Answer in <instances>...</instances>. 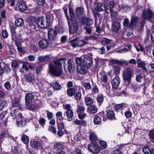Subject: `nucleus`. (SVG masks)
Listing matches in <instances>:
<instances>
[{"mask_svg":"<svg viewBox=\"0 0 154 154\" xmlns=\"http://www.w3.org/2000/svg\"><path fill=\"white\" fill-rule=\"evenodd\" d=\"M48 67L49 72L53 75L59 76L63 72L62 69L60 67L56 66L53 63H49Z\"/></svg>","mask_w":154,"mask_h":154,"instance_id":"1","label":"nucleus"},{"mask_svg":"<svg viewBox=\"0 0 154 154\" xmlns=\"http://www.w3.org/2000/svg\"><path fill=\"white\" fill-rule=\"evenodd\" d=\"M64 11L67 19H68V23L69 27V31L70 33H74L76 31L78 28L77 24L75 21L70 20L67 14V9L63 8Z\"/></svg>","mask_w":154,"mask_h":154,"instance_id":"2","label":"nucleus"},{"mask_svg":"<svg viewBox=\"0 0 154 154\" xmlns=\"http://www.w3.org/2000/svg\"><path fill=\"white\" fill-rule=\"evenodd\" d=\"M55 29L51 28L48 29V35L49 40H53L56 38L57 34L59 31L57 26H55Z\"/></svg>","mask_w":154,"mask_h":154,"instance_id":"3","label":"nucleus"},{"mask_svg":"<svg viewBox=\"0 0 154 154\" xmlns=\"http://www.w3.org/2000/svg\"><path fill=\"white\" fill-rule=\"evenodd\" d=\"M133 75V72L129 67L127 68L123 72V76L125 81L129 82Z\"/></svg>","mask_w":154,"mask_h":154,"instance_id":"4","label":"nucleus"},{"mask_svg":"<svg viewBox=\"0 0 154 154\" xmlns=\"http://www.w3.org/2000/svg\"><path fill=\"white\" fill-rule=\"evenodd\" d=\"M88 149L93 153H97L100 152V148L97 144L91 143L88 145Z\"/></svg>","mask_w":154,"mask_h":154,"instance_id":"5","label":"nucleus"},{"mask_svg":"<svg viewBox=\"0 0 154 154\" xmlns=\"http://www.w3.org/2000/svg\"><path fill=\"white\" fill-rule=\"evenodd\" d=\"M153 14L151 10L149 9H146L143 11L142 17L144 19L150 20L152 17Z\"/></svg>","mask_w":154,"mask_h":154,"instance_id":"6","label":"nucleus"},{"mask_svg":"<svg viewBox=\"0 0 154 154\" xmlns=\"http://www.w3.org/2000/svg\"><path fill=\"white\" fill-rule=\"evenodd\" d=\"M139 19L137 16H134L132 17L129 27L132 28L137 26Z\"/></svg>","mask_w":154,"mask_h":154,"instance_id":"7","label":"nucleus"},{"mask_svg":"<svg viewBox=\"0 0 154 154\" xmlns=\"http://www.w3.org/2000/svg\"><path fill=\"white\" fill-rule=\"evenodd\" d=\"M38 26L40 28L47 27L48 26H46V22L44 20V17H38L36 20V23Z\"/></svg>","mask_w":154,"mask_h":154,"instance_id":"8","label":"nucleus"},{"mask_svg":"<svg viewBox=\"0 0 154 154\" xmlns=\"http://www.w3.org/2000/svg\"><path fill=\"white\" fill-rule=\"evenodd\" d=\"M92 62V59L90 57H86L84 58L82 64L89 68L91 66Z\"/></svg>","mask_w":154,"mask_h":154,"instance_id":"9","label":"nucleus"},{"mask_svg":"<svg viewBox=\"0 0 154 154\" xmlns=\"http://www.w3.org/2000/svg\"><path fill=\"white\" fill-rule=\"evenodd\" d=\"M120 82L119 78L116 76L112 81V85L113 88L116 89L119 86Z\"/></svg>","mask_w":154,"mask_h":154,"instance_id":"10","label":"nucleus"},{"mask_svg":"<svg viewBox=\"0 0 154 154\" xmlns=\"http://www.w3.org/2000/svg\"><path fill=\"white\" fill-rule=\"evenodd\" d=\"M112 26L113 30L116 32H118L121 29L120 23L117 21H113L112 22Z\"/></svg>","mask_w":154,"mask_h":154,"instance_id":"11","label":"nucleus"},{"mask_svg":"<svg viewBox=\"0 0 154 154\" xmlns=\"http://www.w3.org/2000/svg\"><path fill=\"white\" fill-rule=\"evenodd\" d=\"M48 45L49 42L47 39H42L38 43L39 47L41 49L46 48Z\"/></svg>","mask_w":154,"mask_h":154,"instance_id":"12","label":"nucleus"},{"mask_svg":"<svg viewBox=\"0 0 154 154\" xmlns=\"http://www.w3.org/2000/svg\"><path fill=\"white\" fill-rule=\"evenodd\" d=\"M88 69V68L82 64L77 67V72L80 74H85L87 72Z\"/></svg>","mask_w":154,"mask_h":154,"instance_id":"13","label":"nucleus"},{"mask_svg":"<svg viewBox=\"0 0 154 154\" xmlns=\"http://www.w3.org/2000/svg\"><path fill=\"white\" fill-rule=\"evenodd\" d=\"M81 21L83 24L87 26L91 25L93 22V19L86 17L82 18Z\"/></svg>","mask_w":154,"mask_h":154,"instance_id":"14","label":"nucleus"},{"mask_svg":"<svg viewBox=\"0 0 154 154\" xmlns=\"http://www.w3.org/2000/svg\"><path fill=\"white\" fill-rule=\"evenodd\" d=\"M73 65L72 61L71 60H68L66 62L64 63V67L65 69L67 67V69L69 72L72 71Z\"/></svg>","mask_w":154,"mask_h":154,"instance_id":"15","label":"nucleus"},{"mask_svg":"<svg viewBox=\"0 0 154 154\" xmlns=\"http://www.w3.org/2000/svg\"><path fill=\"white\" fill-rule=\"evenodd\" d=\"M47 21L46 22V26H49L54 20L53 15L51 14H48L46 16Z\"/></svg>","mask_w":154,"mask_h":154,"instance_id":"16","label":"nucleus"},{"mask_svg":"<svg viewBox=\"0 0 154 154\" xmlns=\"http://www.w3.org/2000/svg\"><path fill=\"white\" fill-rule=\"evenodd\" d=\"M19 100L18 98H16L14 99L12 102V106L11 108H15L18 107L19 108V109H21L22 108L21 107L20 105L19 104Z\"/></svg>","mask_w":154,"mask_h":154,"instance_id":"17","label":"nucleus"},{"mask_svg":"<svg viewBox=\"0 0 154 154\" xmlns=\"http://www.w3.org/2000/svg\"><path fill=\"white\" fill-rule=\"evenodd\" d=\"M97 107L93 105L89 106L87 109L88 112L90 114L95 113L97 112Z\"/></svg>","mask_w":154,"mask_h":154,"instance_id":"18","label":"nucleus"},{"mask_svg":"<svg viewBox=\"0 0 154 154\" xmlns=\"http://www.w3.org/2000/svg\"><path fill=\"white\" fill-rule=\"evenodd\" d=\"M85 103L87 106H89L92 104L93 102L92 98L90 97V95H87L85 97Z\"/></svg>","mask_w":154,"mask_h":154,"instance_id":"19","label":"nucleus"},{"mask_svg":"<svg viewBox=\"0 0 154 154\" xmlns=\"http://www.w3.org/2000/svg\"><path fill=\"white\" fill-rule=\"evenodd\" d=\"M51 85L55 90L58 91L61 89L60 85L56 81H53L51 83Z\"/></svg>","mask_w":154,"mask_h":154,"instance_id":"20","label":"nucleus"},{"mask_svg":"<svg viewBox=\"0 0 154 154\" xmlns=\"http://www.w3.org/2000/svg\"><path fill=\"white\" fill-rule=\"evenodd\" d=\"M34 98V96L31 93L27 94L25 96V100L26 103H29L32 102Z\"/></svg>","mask_w":154,"mask_h":154,"instance_id":"21","label":"nucleus"},{"mask_svg":"<svg viewBox=\"0 0 154 154\" xmlns=\"http://www.w3.org/2000/svg\"><path fill=\"white\" fill-rule=\"evenodd\" d=\"M74 122L75 125H79L80 126H82L86 127L87 126V122L85 120H75Z\"/></svg>","mask_w":154,"mask_h":154,"instance_id":"22","label":"nucleus"},{"mask_svg":"<svg viewBox=\"0 0 154 154\" xmlns=\"http://www.w3.org/2000/svg\"><path fill=\"white\" fill-rule=\"evenodd\" d=\"M18 8L20 11H25L27 9V7L24 2L20 3L18 5Z\"/></svg>","mask_w":154,"mask_h":154,"instance_id":"23","label":"nucleus"},{"mask_svg":"<svg viewBox=\"0 0 154 154\" xmlns=\"http://www.w3.org/2000/svg\"><path fill=\"white\" fill-rule=\"evenodd\" d=\"M65 114H66L68 121L70 120L73 116V112L72 110L66 111Z\"/></svg>","mask_w":154,"mask_h":154,"instance_id":"24","label":"nucleus"},{"mask_svg":"<svg viewBox=\"0 0 154 154\" xmlns=\"http://www.w3.org/2000/svg\"><path fill=\"white\" fill-rule=\"evenodd\" d=\"M26 80L27 82H31L34 83V77L31 74H28L26 75Z\"/></svg>","mask_w":154,"mask_h":154,"instance_id":"25","label":"nucleus"},{"mask_svg":"<svg viewBox=\"0 0 154 154\" xmlns=\"http://www.w3.org/2000/svg\"><path fill=\"white\" fill-rule=\"evenodd\" d=\"M98 80L100 82V83L102 84L103 86H104V84H103V82L105 83L108 80V78L106 75H104L101 76V77H100L98 79Z\"/></svg>","mask_w":154,"mask_h":154,"instance_id":"26","label":"nucleus"},{"mask_svg":"<svg viewBox=\"0 0 154 154\" xmlns=\"http://www.w3.org/2000/svg\"><path fill=\"white\" fill-rule=\"evenodd\" d=\"M96 8L98 11H102L106 9V5L102 3H99L97 4Z\"/></svg>","mask_w":154,"mask_h":154,"instance_id":"27","label":"nucleus"},{"mask_svg":"<svg viewBox=\"0 0 154 154\" xmlns=\"http://www.w3.org/2000/svg\"><path fill=\"white\" fill-rule=\"evenodd\" d=\"M90 140L92 141H95L97 140V135L94 132L90 133L89 135Z\"/></svg>","mask_w":154,"mask_h":154,"instance_id":"28","label":"nucleus"},{"mask_svg":"<svg viewBox=\"0 0 154 154\" xmlns=\"http://www.w3.org/2000/svg\"><path fill=\"white\" fill-rule=\"evenodd\" d=\"M30 145L34 148H38L40 145V142L38 141L32 140L30 142Z\"/></svg>","mask_w":154,"mask_h":154,"instance_id":"29","label":"nucleus"},{"mask_svg":"<svg viewBox=\"0 0 154 154\" xmlns=\"http://www.w3.org/2000/svg\"><path fill=\"white\" fill-rule=\"evenodd\" d=\"M104 99V97L103 95L99 94L97 95V100L99 105H100L103 102Z\"/></svg>","mask_w":154,"mask_h":154,"instance_id":"30","label":"nucleus"},{"mask_svg":"<svg viewBox=\"0 0 154 154\" xmlns=\"http://www.w3.org/2000/svg\"><path fill=\"white\" fill-rule=\"evenodd\" d=\"M137 63L138 64V67L141 68L145 70H147L145 66V63L140 60L138 59L137 60Z\"/></svg>","mask_w":154,"mask_h":154,"instance_id":"31","label":"nucleus"},{"mask_svg":"<svg viewBox=\"0 0 154 154\" xmlns=\"http://www.w3.org/2000/svg\"><path fill=\"white\" fill-rule=\"evenodd\" d=\"M50 58V56L48 55L40 56L39 57L38 60L41 62L47 61Z\"/></svg>","mask_w":154,"mask_h":154,"instance_id":"32","label":"nucleus"},{"mask_svg":"<svg viewBox=\"0 0 154 154\" xmlns=\"http://www.w3.org/2000/svg\"><path fill=\"white\" fill-rule=\"evenodd\" d=\"M24 23V21L21 18H18L15 21V24L17 26H22L23 25Z\"/></svg>","mask_w":154,"mask_h":154,"instance_id":"33","label":"nucleus"},{"mask_svg":"<svg viewBox=\"0 0 154 154\" xmlns=\"http://www.w3.org/2000/svg\"><path fill=\"white\" fill-rule=\"evenodd\" d=\"M36 20L35 17H30L28 18V21L30 25L35 26L36 23Z\"/></svg>","mask_w":154,"mask_h":154,"instance_id":"34","label":"nucleus"},{"mask_svg":"<svg viewBox=\"0 0 154 154\" xmlns=\"http://www.w3.org/2000/svg\"><path fill=\"white\" fill-rule=\"evenodd\" d=\"M77 38H76L69 41L70 45L73 47L75 48L78 46Z\"/></svg>","mask_w":154,"mask_h":154,"instance_id":"35","label":"nucleus"},{"mask_svg":"<svg viewBox=\"0 0 154 154\" xmlns=\"http://www.w3.org/2000/svg\"><path fill=\"white\" fill-rule=\"evenodd\" d=\"M107 118L110 120L113 119L115 118V114L113 111L112 110L109 111L107 113Z\"/></svg>","mask_w":154,"mask_h":154,"instance_id":"36","label":"nucleus"},{"mask_svg":"<svg viewBox=\"0 0 154 154\" xmlns=\"http://www.w3.org/2000/svg\"><path fill=\"white\" fill-rule=\"evenodd\" d=\"M75 92V89L73 88H69L67 89L66 93L67 94L69 97H71L73 96Z\"/></svg>","mask_w":154,"mask_h":154,"instance_id":"37","label":"nucleus"},{"mask_svg":"<svg viewBox=\"0 0 154 154\" xmlns=\"http://www.w3.org/2000/svg\"><path fill=\"white\" fill-rule=\"evenodd\" d=\"M63 145L60 143H57L55 145L54 150L58 152H60L62 150Z\"/></svg>","mask_w":154,"mask_h":154,"instance_id":"38","label":"nucleus"},{"mask_svg":"<svg viewBox=\"0 0 154 154\" xmlns=\"http://www.w3.org/2000/svg\"><path fill=\"white\" fill-rule=\"evenodd\" d=\"M76 13L78 16L82 15L84 13V9L82 7H79L76 9Z\"/></svg>","mask_w":154,"mask_h":154,"instance_id":"39","label":"nucleus"},{"mask_svg":"<svg viewBox=\"0 0 154 154\" xmlns=\"http://www.w3.org/2000/svg\"><path fill=\"white\" fill-rule=\"evenodd\" d=\"M92 85V93L94 94H97L99 92V90L97 86L95 84H93Z\"/></svg>","mask_w":154,"mask_h":154,"instance_id":"40","label":"nucleus"},{"mask_svg":"<svg viewBox=\"0 0 154 154\" xmlns=\"http://www.w3.org/2000/svg\"><path fill=\"white\" fill-rule=\"evenodd\" d=\"M115 5V3L113 1H111L107 3L106 6V9H109V10H112Z\"/></svg>","mask_w":154,"mask_h":154,"instance_id":"41","label":"nucleus"},{"mask_svg":"<svg viewBox=\"0 0 154 154\" xmlns=\"http://www.w3.org/2000/svg\"><path fill=\"white\" fill-rule=\"evenodd\" d=\"M6 112L3 111L1 114H0V122L3 123V122H6L7 119L4 120V117L6 114Z\"/></svg>","mask_w":154,"mask_h":154,"instance_id":"42","label":"nucleus"},{"mask_svg":"<svg viewBox=\"0 0 154 154\" xmlns=\"http://www.w3.org/2000/svg\"><path fill=\"white\" fill-rule=\"evenodd\" d=\"M21 140L23 143L25 144H28L29 142V137L25 134H23L21 137Z\"/></svg>","mask_w":154,"mask_h":154,"instance_id":"43","label":"nucleus"},{"mask_svg":"<svg viewBox=\"0 0 154 154\" xmlns=\"http://www.w3.org/2000/svg\"><path fill=\"white\" fill-rule=\"evenodd\" d=\"M132 87L133 89L135 92H139L141 90L140 87L137 84L132 85Z\"/></svg>","mask_w":154,"mask_h":154,"instance_id":"44","label":"nucleus"},{"mask_svg":"<svg viewBox=\"0 0 154 154\" xmlns=\"http://www.w3.org/2000/svg\"><path fill=\"white\" fill-rule=\"evenodd\" d=\"M56 115L57 120L60 121H62L63 118H62V113L61 112H57L56 113Z\"/></svg>","mask_w":154,"mask_h":154,"instance_id":"45","label":"nucleus"},{"mask_svg":"<svg viewBox=\"0 0 154 154\" xmlns=\"http://www.w3.org/2000/svg\"><path fill=\"white\" fill-rule=\"evenodd\" d=\"M87 43V42L84 40H77L78 46L79 47H83Z\"/></svg>","mask_w":154,"mask_h":154,"instance_id":"46","label":"nucleus"},{"mask_svg":"<svg viewBox=\"0 0 154 154\" xmlns=\"http://www.w3.org/2000/svg\"><path fill=\"white\" fill-rule=\"evenodd\" d=\"M85 110V107L83 106L78 105L77 111L78 113L83 112Z\"/></svg>","mask_w":154,"mask_h":154,"instance_id":"47","label":"nucleus"},{"mask_svg":"<svg viewBox=\"0 0 154 154\" xmlns=\"http://www.w3.org/2000/svg\"><path fill=\"white\" fill-rule=\"evenodd\" d=\"M65 59L64 58H62L58 59V60H54V64L59 66H61L62 65V63L60 62L61 61H63Z\"/></svg>","mask_w":154,"mask_h":154,"instance_id":"48","label":"nucleus"},{"mask_svg":"<svg viewBox=\"0 0 154 154\" xmlns=\"http://www.w3.org/2000/svg\"><path fill=\"white\" fill-rule=\"evenodd\" d=\"M101 120L100 118L98 116H96L94 119V123L95 125L99 124Z\"/></svg>","mask_w":154,"mask_h":154,"instance_id":"49","label":"nucleus"},{"mask_svg":"<svg viewBox=\"0 0 154 154\" xmlns=\"http://www.w3.org/2000/svg\"><path fill=\"white\" fill-rule=\"evenodd\" d=\"M142 151L144 154H148L150 152V150L149 146H145L143 148Z\"/></svg>","mask_w":154,"mask_h":154,"instance_id":"50","label":"nucleus"},{"mask_svg":"<svg viewBox=\"0 0 154 154\" xmlns=\"http://www.w3.org/2000/svg\"><path fill=\"white\" fill-rule=\"evenodd\" d=\"M7 103L2 99H0V111L2 110L6 105Z\"/></svg>","mask_w":154,"mask_h":154,"instance_id":"51","label":"nucleus"},{"mask_svg":"<svg viewBox=\"0 0 154 154\" xmlns=\"http://www.w3.org/2000/svg\"><path fill=\"white\" fill-rule=\"evenodd\" d=\"M99 143L101 146L100 148L102 149H104L107 146V143L106 142L101 140L99 141Z\"/></svg>","mask_w":154,"mask_h":154,"instance_id":"52","label":"nucleus"},{"mask_svg":"<svg viewBox=\"0 0 154 154\" xmlns=\"http://www.w3.org/2000/svg\"><path fill=\"white\" fill-rule=\"evenodd\" d=\"M83 86L85 88L86 90H90L91 88V85L89 82H84Z\"/></svg>","mask_w":154,"mask_h":154,"instance_id":"53","label":"nucleus"},{"mask_svg":"<svg viewBox=\"0 0 154 154\" xmlns=\"http://www.w3.org/2000/svg\"><path fill=\"white\" fill-rule=\"evenodd\" d=\"M111 42H112L111 40L105 39L102 41L101 43L103 45H106L107 44H110Z\"/></svg>","mask_w":154,"mask_h":154,"instance_id":"54","label":"nucleus"},{"mask_svg":"<svg viewBox=\"0 0 154 154\" xmlns=\"http://www.w3.org/2000/svg\"><path fill=\"white\" fill-rule=\"evenodd\" d=\"M111 14V18L112 20H114L117 16V14L114 11L111 10L109 11Z\"/></svg>","mask_w":154,"mask_h":154,"instance_id":"55","label":"nucleus"},{"mask_svg":"<svg viewBox=\"0 0 154 154\" xmlns=\"http://www.w3.org/2000/svg\"><path fill=\"white\" fill-rule=\"evenodd\" d=\"M99 34L94 33L93 35L90 36V40H97L99 38Z\"/></svg>","mask_w":154,"mask_h":154,"instance_id":"56","label":"nucleus"},{"mask_svg":"<svg viewBox=\"0 0 154 154\" xmlns=\"http://www.w3.org/2000/svg\"><path fill=\"white\" fill-rule=\"evenodd\" d=\"M17 125L19 127H22L25 125L26 123L24 121L21 120L17 122Z\"/></svg>","mask_w":154,"mask_h":154,"instance_id":"57","label":"nucleus"},{"mask_svg":"<svg viewBox=\"0 0 154 154\" xmlns=\"http://www.w3.org/2000/svg\"><path fill=\"white\" fill-rule=\"evenodd\" d=\"M74 96L76 100H79L81 97V94L79 92H77L74 94Z\"/></svg>","mask_w":154,"mask_h":154,"instance_id":"58","label":"nucleus"},{"mask_svg":"<svg viewBox=\"0 0 154 154\" xmlns=\"http://www.w3.org/2000/svg\"><path fill=\"white\" fill-rule=\"evenodd\" d=\"M75 61L76 63L80 65L83 64V60L82 57H77L75 59Z\"/></svg>","mask_w":154,"mask_h":154,"instance_id":"59","label":"nucleus"},{"mask_svg":"<svg viewBox=\"0 0 154 154\" xmlns=\"http://www.w3.org/2000/svg\"><path fill=\"white\" fill-rule=\"evenodd\" d=\"M113 69L114 73L116 75H117L119 73L120 69L119 67L118 66H114L113 67Z\"/></svg>","mask_w":154,"mask_h":154,"instance_id":"60","label":"nucleus"},{"mask_svg":"<svg viewBox=\"0 0 154 154\" xmlns=\"http://www.w3.org/2000/svg\"><path fill=\"white\" fill-rule=\"evenodd\" d=\"M2 34L4 38H6L8 37V34L7 31L5 29H4L2 30Z\"/></svg>","mask_w":154,"mask_h":154,"instance_id":"61","label":"nucleus"},{"mask_svg":"<svg viewBox=\"0 0 154 154\" xmlns=\"http://www.w3.org/2000/svg\"><path fill=\"white\" fill-rule=\"evenodd\" d=\"M57 124L58 130H62L64 129V125L63 122L58 123V122H57Z\"/></svg>","mask_w":154,"mask_h":154,"instance_id":"62","label":"nucleus"},{"mask_svg":"<svg viewBox=\"0 0 154 154\" xmlns=\"http://www.w3.org/2000/svg\"><path fill=\"white\" fill-rule=\"evenodd\" d=\"M124 106V104L123 103H122L121 104L116 105L115 106V109L116 110L118 111V110L122 108Z\"/></svg>","mask_w":154,"mask_h":154,"instance_id":"63","label":"nucleus"},{"mask_svg":"<svg viewBox=\"0 0 154 154\" xmlns=\"http://www.w3.org/2000/svg\"><path fill=\"white\" fill-rule=\"evenodd\" d=\"M29 66V63H28L26 62L23 64L22 68L28 71L29 70L28 67Z\"/></svg>","mask_w":154,"mask_h":154,"instance_id":"64","label":"nucleus"}]
</instances>
